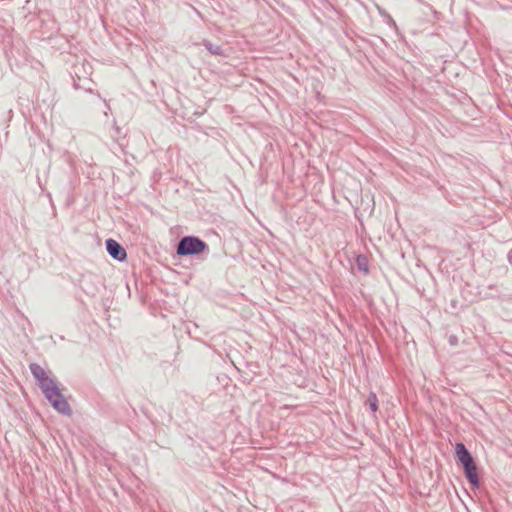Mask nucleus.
<instances>
[{
    "label": "nucleus",
    "instance_id": "nucleus-8",
    "mask_svg": "<svg viewBox=\"0 0 512 512\" xmlns=\"http://www.w3.org/2000/svg\"><path fill=\"white\" fill-rule=\"evenodd\" d=\"M75 74L78 77V80L74 79V87H75V89H83L86 92L92 93L93 92V88L91 87V85L93 84V82L91 81V79L84 78L83 84H81L80 83L81 82V78L78 76L77 72H75Z\"/></svg>",
    "mask_w": 512,
    "mask_h": 512
},
{
    "label": "nucleus",
    "instance_id": "nucleus-7",
    "mask_svg": "<svg viewBox=\"0 0 512 512\" xmlns=\"http://www.w3.org/2000/svg\"><path fill=\"white\" fill-rule=\"evenodd\" d=\"M355 265L357 269L365 275L369 273V262L365 255L359 254L355 259Z\"/></svg>",
    "mask_w": 512,
    "mask_h": 512
},
{
    "label": "nucleus",
    "instance_id": "nucleus-4",
    "mask_svg": "<svg viewBox=\"0 0 512 512\" xmlns=\"http://www.w3.org/2000/svg\"><path fill=\"white\" fill-rule=\"evenodd\" d=\"M106 251L110 257L122 262L127 258V252L125 248L116 240L109 238L105 241Z\"/></svg>",
    "mask_w": 512,
    "mask_h": 512
},
{
    "label": "nucleus",
    "instance_id": "nucleus-5",
    "mask_svg": "<svg viewBox=\"0 0 512 512\" xmlns=\"http://www.w3.org/2000/svg\"><path fill=\"white\" fill-rule=\"evenodd\" d=\"M29 369L37 383L41 382L43 378L47 376L46 371L37 363H31Z\"/></svg>",
    "mask_w": 512,
    "mask_h": 512
},
{
    "label": "nucleus",
    "instance_id": "nucleus-3",
    "mask_svg": "<svg viewBox=\"0 0 512 512\" xmlns=\"http://www.w3.org/2000/svg\"><path fill=\"white\" fill-rule=\"evenodd\" d=\"M208 251V244L194 235L183 236L176 244V254L180 257L197 256Z\"/></svg>",
    "mask_w": 512,
    "mask_h": 512
},
{
    "label": "nucleus",
    "instance_id": "nucleus-6",
    "mask_svg": "<svg viewBox=\"0 0 512 512\" xmlns=\"http://www.w3.org/2000/svg\"><path fill=\"white\" fill-rule=\"evenodd\" d=\"M203 45L212 55L226 56V53L221 45L213 44L209 40H203Z\"/></svg>",
    "mask_w": 512,
    "mask_h": 512
},
{
    "label": "nucleus",
    "instance_id": "nucleus-10",
    "mask_svg": "<svg viewBox=\"0 0 512 512\" xmlns=\"http://www.w3.org/2000/svg\"><path fill=\"white\" fill-rule=\"evenodd\" d=\"M448 342H449V344H450V345H452V346L457 345V343H458V338H457V336H455V335H450V336H449V339H448Z\"/></svg>",
    "mask_w": 512,
    "mask_h": 512
},
{
    "label": "nucleus",
    "instance_id": "nucleus-13",
    "mask_svg": "<svg viewBox=\"0 0 512 512\" xmlns=\"http://www.w3.org/2000/svg\"><path fill=\"white\" fill-rule=\"evenodd\" d=\"M103 102H104V104H105V107L109 110V109H110V106H109V104L107 103V101H106L105 99H103Z\"/></svg>",
    "mask_w": 512,
    "mask_h": 512
},
{
    "label": "nucleus",
    "instance_id": "nucleus-11",
    "mask_svg": "<svg viewBox=\"0 0 512 512\" xmlns=\"http://www.w3.org/2000/svg\"><path fill=\"white\" fill-rule=\"evenodd\" d=\"M508 261L512 265V251H510L508 254Z\"/></svg>",
    "mask_w": 512,
    "mask_h": 512
},
{
    "label": "nucleus",
    "instance_id": "nucleus-9",
    "mask_svg": "<svg viewBox=\"0 0 512 512\" xmlns=\"http://www.w3.org/2000/svg\"><path fill=\"white\" fill-rule=\"evenodd\" d=\"M366 404L369 406L371 412L375 413L378 410V398L375 392L371 391L369 393Z\"/></svg>",
    "mask_w": 512,
    "mask_h": 512
},
{
    "label": "nucleus",
    "instance_id": "nucleus-12",
    "mask_svg": "<svg viewBox=\"0 0 512 512\" xmlns=\"http://www.w3.org/2000/svg\"><path fill=\"white\" fill-rule=\"evenodd\" d=\"M388 22H389V24H393L394 26H396L395 21L391 17H389V21Z\"/></svg>",
    "mask_w": 512,
    "mask_h": 512
},
{
    "label": "nucleus",
    "instance_id": "nucleus-2",
    "mask_svg": "<svg viewBox=\"0 0 512 512\" xmlns=\"http://www.w3.org/2000/svg\"><path fill=\"white\" fill-rule=\"evenodd\" d=\"M455 456L458 463L462 466L464 475L468 483L473 488H479L480 478L477 473V464L464 443L456 442L455 444Z\"/></svg>",
    "mask_w": 512,
    "mask_h": 512
},
{
    "label": "nucleus",
    "instance_id": "nucleus-1",
    "mask_svg": "<svg viewBox=\"0 0 512 512\" xmlns=\"http://www.w3.org/2000/svg\"><path fill=\"white\" fill-rule=\"evenodd\" d=\"M37 384L54 410L65 416L72 415V409L56 384L55 379L47 375Z\"/></svg>",
    "mask_w": 512,
    "mask_h": 512
}]
</instances>
